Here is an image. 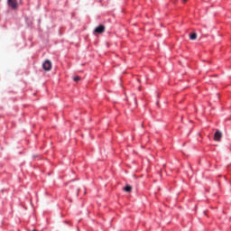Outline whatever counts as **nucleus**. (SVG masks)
<instances>
[{
    "mask_svg": "<svg viewBox=\"0 0 231 231\" xmlns=\"http://www.w3.org/2000/svg\"><path fill=\"white\" fill-rule=\"evenodd\" d=\"M7 5L12 8V10H17L19 6L17 0H7Z\"/></svg>",
    "mask_w": 231,
    "mask_h": 231,
    "instance_id": "obj_1",
    "label": "nucleus"
},
{
    "mask_svg": "<svg viewBox=\"0 0 231 231\" xmlns=\"http://www.w3.org/2000/svg\"><path fill=\"white\" fill-rule=\"evenodd\" d=\"M42 68L45 71H51V61L49 60H46L44 63L42 64Z\"/></svg>",
    "mask_w": 231,
    "mask_h": 231,
    "instance_id": "obj_2",
    "label": "nucleus"
},
{
    "mask_svg": "<svg viewBox=\"0 0 231 231\" xmlns=\"http://www.w3.org/2000/svg\"><path fill=\"white\" fill-rule=\"evenodd\" d=\"M221 138H223V134L221 133V131L217 130L214 134L215 142H221Z\"/></svg>",
    "mask_w": 231,
    "mask_h": 231,
    "instance_id": "obj_3",
    "label": "nucleus"
},
{
    "mask_svg": "<svg viewBox=\"0 0 231 231\" xmlns=\"http://www.w3.org/2000/svg\"><path fill=\"white\" fill-rule=\"evenodd\" d=\"M96 33H104L106 32V26L99 25L95 29Z\"/></svg>",
    "mask_w": 231,
    "mask_h": 231,
    "instance_id": "obj_4",
    "label": "nucleus"
},
{
    "mask_svg": "<svg viewBox=\"0 0 231 231\" xmlns=\"http://www.w3.org/2000/svg\"><path fill=\"white\" fill-rule=\"evenodd\" d=\"M189 39L191 41H196V39H198V34L196 32L189 34Z\"/></svg>",
    "mask_w": 231,
    "mask_h": 231,
    "instance_id": "obj_5",
    "label": "nucleus"
},
{
    "mask_svg": "<svg viewBox=\"0 0 231 231\" xmlns=\"http://www.w3.org/2000/svg\"><path fill=\"white\" fill-rule=\"evenodd\" d=\"M125 192H131V190H133V187H131V185H126L124 188Z\"/></svg>",
    "mask_w": 231,
    "mask_h": 231,
    "instance_id": "obj_6",
    "label": "nucleus"
},
{
    "mask_svg": "<svg viewBox=\"0 0 231 231\" xmlns=\"http://www.w3.org/2000/svg\"><path fill=\"white\" fill-rule=\"evenodd\" d=\"M73 80H74V82H79L80 77L76 76V77L73 78Z\"/></svg>",
    "mask_w": 231,
    "mask_h": 231,
    "instance_id": "obj_7",
    "label": "nucleus"
},
{
    "mask_svg": "<svg viewBox=\"0 0 231 231\" xmlns=\"http://www.w3.org/2000/svg\"><path fill=\"white\" fill-rule=\"evenodd\" d=\"M183 1V3H187V0H182Z\"/></svg>",
    "mask_w": 231,
    "mask_h": 231,
    "instance_id": "obj_8",
    "label": "nucleus"
},
{
    "mask_svg": "<svg viewBox=\"0 0 231 231\" xmlns=\"http://www.w3.org/2000/svg\"><path fill=\"white\" fill-rule=\"evenodd\" d=\"M142 127H143V124H142Z\"/></svg>",
    "mask_w": 231,
    "mask_h": 231,
    "instance_id": "obj_9",
    "label": "nucleus"
}]
</instances>
